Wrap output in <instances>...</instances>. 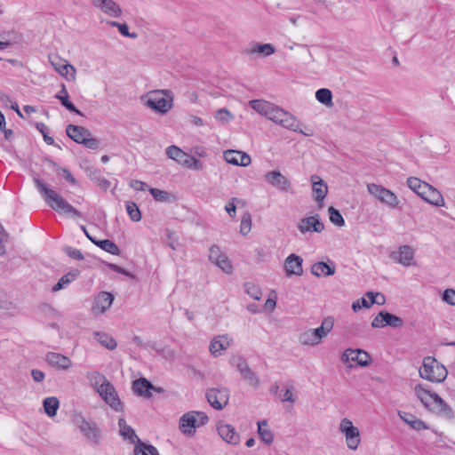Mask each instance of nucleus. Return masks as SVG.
Returning a JSON list of instances; mask_svg holds the SVG:
<instances>
[{
    "label": "nucleus",
    "instance_id": "1",
    "mask_svg": "<svg viewBox=\"0 0 455 455\" xmlns=\"http://www.w3.org/2000/svg\"><path fill=\"white\" fill-rule=\"evenodd\" d=\"M34 183L45 203L54 211L74 217L81 218V212L68 203L59 193L48 188L47 184L39 178H34Z\"/></svg>",
    "mask_w": 455,
    "mask_h": 455
},
{
    "label": "nucleus",
    "instance_id": "2",
    "mask_svg": "<svg viewBox=\"0 0 455 455\" xmlns=\"http://www.w3.org/2000/svg\"><path fill=\"white\" fill-rule=\"evenodd\" d=\"M417 397L423 405L429 411L446 418L452 419L454 417L453 411L436 393L432 392L424 387L423 385L418 384L415 387Z\"/></svg>",
    "mask_w": 455,
    "mask_h": 455
},
{
    "label": "nucleus",
    "instance_id": "3",
    "mask_svg": "<svg viewBox=\"0 0 455 455\" xmlns=\"http://www.w3.org/2000/svg\"><path fill=\"white\" fill-rule=\"evenodd\" d=\"M173 93L170 90H156L148 93L144 104L156 113L166 114L173 106Z\"/></svg>",
    "mask_w": 455,
    "mask_h": 455
},
{
    "label": "nucleus",
    "instance_id": "4",
    "mask_svg": "<svg viewBox=\"0 0 455 455\" xmlns=\"http://www.w3.org/2000/svg\"><path fill=\"white\" fill-rule=\"evenodd\" d=\"M447 369L433 356H426L423 359L422 367L419 369V376L430 382L441 383L445 380Z\"/></svg>",
    "mask_w": 455,
    "mask_h": 455
},
{
    "label": "nucleus",
    "instance_id": "5",
    "mask_svg": "<svg viewBox=\"0 0 455 455\" xmlns=\"http://www.w3.org/2000/svg\"><path fill=\"white\" fill-rule=\"evenodd\" d=\"M118 426L120 428V435L131 443H137L133 453L134 455H159L157 449L151 445L142 443L137 435L135 434L132 427L126 424L124 419H119Z\"/></svg>",
    "mask_w": 455,
    "mask_h": 455
},
{
    "label": "nucleus",
    "instance_id": "6",
    "mask_svg": "<svg viewBox=\"0 0 455 455\" xmlns=\"http://www.w3.org/2000/svg\"><path fill=\"white\" fill-rule=\"evenodd\" d=\"M334 326V319L331 316L325 317L321 323V326L315 329H309L299 335V342L306 346H316Z\"/></svg>",
    "mask_w": 455,
    "mask_h": 455
},
{
    "label": "nucleus",
    "instance_id": "7",
    "mask_svg": "<svg viewBox=\"0 0 455 455\" xmlns=\"http://www.w3.org/2000/svg\"><path fill=\"white\" fill-rule=\"evenodd\" d=\"M67 135L75 142L82 144L87 148L97 149L100 142L92 137V132L84 126L68 124L66 127Z\"/></svg>",
    "mask_w": 455,
    "mask_h": 455
},
{
    "label": "nucleus",
    "instance_id": "8",
    "mask_svg": "<svg viewBox=\"0 0 455 455\" xmlns=\"http://www.w3.org/2000/svg\"><path fill=\"white\" fill-rule=\"evenodd\" d=\"M101 381V385L98 387V392L102 399L116 411H123V403L114 386L102 374H97Z\"/></svg>",
    "mask_w": 455,
    "mask_h": 455
},
{
    "label": "nucleus",
    "instance_id": "9",
    "mask_svg": "<svg viewBox=\"0 0 455 455\" xmlns=\"http://www.w3.org/2000/svg\"><path fill=\"white\" fill-rule=\"evenodd\" d=\"M368 192L375 196L381 204L391 209L400 208V200L397 196L391 190L381 185L370 183L367 185Z\"/></svg>",
    "mask_w": 455,
    "mask_h": 455
},
{
    "label": "nucleus",
    "instance_id": "10",
    "mask_svg": "<svg viewBox=\"0 0 455 455\" xmlns=\"http://www.w3.org/2000/svg\"><path fill=\"white\" fill-rule=\"evenodd\" d=\"M76 423L89 443L94 445L100 443L101 440V432L94 421H89L84 417H80L76 419Z\"/></svg>",
    "mask_w": 455,
    "mask_h": 455
},
{
    "label": "nucleus",
    "instance_id": "11",
    "mask_svg": "<svg viewBox=\"0 0 455 455\" xmlns=\"http://www.w3.org/2000/svg\"><path fill=\"white\" fill-rule=\"evenodd\" d=\"M339 431L345 435L347 448L356 450L361 441L358 427H355L350 419L345 418L340 421Z\"/></svg>",
    "mask_w": 455,
    "mask_h": 455
},
{
    "label": "nucleus",
    "instance_id": "12",
    "mask_svg": "<svg viewBox=\"0 0 455 455\" xmlns=\"http://www.w3.org/2000/svg\"><path fill=\"white\" fill-rule=\"evenodd\" d=\"M206 398L209 404L215 410H222L229 401V390L226 387H212L207 390Z\"/></svg>",
    "mask_w": 455,
    "mask_h": 455
},
{
    "label": "nucleus",
    "instance_id": "13",
    "mask_svg": "<svg viewBox=\"0 0 455 455\" xmlns=\"http://www.w3.org/2000/svg\"><path fill=\"white\" fill-rule=\"evenodd\" d=\"M270 121L291 131L299 130L297 117L291 114L290 112L279 108L278 106H276L275 108H274V112L270 117Z\"/></svg>",
    "mask_w": 455,
    "mask_h": 455
},
{
    "label": "nucleus",
    "instance_id": "14",
    "mask_svg": "<svg viewBox=\"0 0 455 455\" xmlns=\"http://www.w3.org/2000/svg\"><path fill=\"white\" fill-rule=\"evenodd\" d=\"M231 364L236 368L243 380L252 387L259 385V379L256 373L250 368L246 360L242 356H234L231 359Z\"/></svg>",
    "mask_w": 455,
    "mask_h": 455
},
{
    "label": "nucleus",
    "instance_id": "15",
    "mask_svg": "<svg viewBox=\"0 0 455 455\" xmlns=\"http://www.w3.org/2000/svg\"><path fill=\"white\" fill-rule=\"evenodd\" d=\"M50 62L53 68L63 77L68 80L76 79V68L66 60L59 56H49Z\"/></svg>",
    "mask_w": 455,
    "mask_h": 455
},
{
    "label": "nucleus",
    "instance_id": "16",
    "mask_svg": "<svg viewBox=\"0 0 455 455\" xmlns=\"http://www.w3.org/2000/svg\"><path fill=\"white\" fill-rule=\"evenodd\" d=\"M265 179L267 183L282 192L291 191V181L279 171H271L267 172Z\"/></svg>",
    "mask_w": 455,
    "mask_h": 455
},
{
    "label": "nucleus",
    "instance_id": "17",
    "mask_svg": "<svg viewBox=\"0 0 455 455\" xmlns=\"http://www.w3.org/2000/svg\"><path fill=\"white\" fill-rule=\"evenodd\" d=\"M209 260L221 268L225 273H231L232 265L228 257L223 254L217 245H212L209 250Z\"/></svg>",
    "mask_w": 455,
    "mask_h": 455
},
{
    "label": "nucleus",
    "instance_id": "18",
    "mask_svg": "<svg viewBox=\"0 0 455 455\" xmlns=\"http://www.w3.org/2000/svg\"><path fill=\"white\" fill-rule=\"evenodd\" d=\"M297 228L303 234L307 232L321 233L324 229V225L321 221L319 215L315 214L314 216L301 219L298 223Z\"/></svg>",
    "mask_w": 455,
    "mask_h": 455
},
{
    "label": "nucleus",
    "instance_id": "19",
    "mask_svg": "<svg viewBox=\"0 0 455 455\" xmlns=\"http://www.w3.org/2000/svg\"><path fill=\"white\" fill-rule=\"evenodd\" d=\"M342 361L355 362L360 366H368L371 363V356L369 354L362 349H351L347 348L342 355Z\"/></svg>",
    "mask_w": 455,
    "mask_h": 455
},
{
    "label": "nucleus",
    "instance_id": "20",
    "mask_svg": "<svg viewBox=\"0 0 455 455\" xmlns=\"http://www.w3.org/2000/svg\"><path fill=\"white\" fill-rule=\"evenodd\" d=\"M391 258L404 267L414 265V251L409 245L400 246L397 251L391 254Z\"/></svg>",
    "mask_w": 455,
    "mask_h": 455
},
{
    "label": "nucleus",
    "instance_id": "21",
    "mask_svg": "<svg viewBox=\"0 0 455 455\" xmlns=\"http://www.w3.org/2000/svg\"><path fill=\"white\" fill-rule=\"evenodd\" d=\"M303 259L295 254H290L284 260V270L287 276L298 275L300 276L303 274Z\"/></svg>",
    "mask_w": 455,
    "mask_h": 455
},
{
    "label": "nucleus",
    "instance_id": "22",
    "mask_svg": "<svg viewBox=\"0 0 455 455\" xmlns=\"http://www.w3.org/2000/svg\"><path fill=\"white\" fill-rule=\"evenodd\" d=\"M224 158L227 163L237 165V166H248L251 164V157L248 154L236 151V150H227L224 152Z\"/></svg>",
    "mask_w": 455,
    "mask_h": 455
},
{
    "label": "nucleus",
    "instance_id": "23",
    "mask_svg": "<svg viewBox=\"0 0 455 455\" xmlns=\"http://www.w3.org/2000/svg\"><path fill=\"white\" fill-rule=\"evenodd\" d=\"M218 434L228 443L237 445L240 442V436L235 427L230 424L220 423L217 427Z\"/></svg>",
    "mask_w": 455,
    "mask_h": 455
},
{
    "label": "nucleus",
    "instance_id": "24",
    "mask_svg": "<svg viewBox=\"0 0 455 455\" xmlns=\"http://www.w3.org/2000/svg\"><path fill=\"white\" fill-rule=\"evenodd\" d=\"M45 361L51 366L60 370H68L72 365V361L68 356L55 352H48L45 355Z\"/></svg>",
    "mask_w": 455,
    "mask_h": 455
},
{
    "label": "nucleus",
    "instance_id": "25",
    "mask_svg": "<svg viewBox=\"0 0 455 455\" xmlns=\"http://www.w3.org/2000/svg\"><path fill=\"white\" fill-rule=\"evenodd\" d=\"M196 422L197 419L193 411L185 413L180 419V428L184 435L193 436L196 434V428L199 427Z\"/></svg>",
    "mask_w": 455,
    "mask_h": 455
},
{
    "label": "nucleus",
    "instance_id": "26",
    "mask_svg": "<svg viewBox=\"0 0 455 455\" xmlns=\"http://www.w3.org/2000/svg\"><path fill=\"white\" fill-rule=\"evenodd\" d=\"M312 191L315 200L319 204V207L323 206V202L327 196L328 187L325 181L318 176H312Z\"/></svg>",
    "mask_w": 455,
    "mask_h": 455
},
{
    "label": "nucleus",
    "instance_id": "27",
    "mask_svg": "<svg viewBox=\"0 0 455 455\" xmlns=\"http://www.w3.org/2000/svg\"><path fill=\"white\" fill-rule=\"evenodd\" d=\"M92 4L108 16L118 18L122 14L120 6L113 0H94Z\"/></svg>",
    "mask_w": 455,
    "mask_h": 455
},
{
    "label": "nucleus",
    "instance_id": "28",
    "mask_svg": "<svg viewBox=\"0 0 455 455\" xmlns=\"http://www.w3.org/2000/svg\"><path fill=\"white\" fill-rule=\"evenodd\" d=\"M250 107L259 115L270 120V117L275 108L276 105L264 100H252L249 101Z\"/></svg>",
    "mask_w": 455,
    "mask_h": 455
},
{
    "label": "nucleus",
    "instance_id": "29",
    "mask_svg": "<svg viewBox=\"0 0 455 455\" xmlns=\"http://www.w3.org/2000/svg\"><path fill=\"white\" fill-rule=\"evenodd\" d=\"M114 301V295L108 291H101L95 299L92 309L97 312L103 314L112 305Z\"/></svg>",
    "mask_w": 455,
    "mask_h": 455
},
{
    "label": "nucleus",
    "instance_id": "30",
    "mask_svg": "<svg viewBox=\"0 0 455 455\" xmlns=\"http://www.w3.org/2000/svg\"><path fill=\"white\" fill-rule=\"evenodd\" d=\"M153 388H155V386L145 378H140L132 383V389L134 393L146 398L152 397L151 389Z\"/></svg>",
    "mask_w": 455,
    "mask_h": 455
},
{
    "label": "nucleus",
    "instance_id": "31",
    "mask_svg": "<svg viewBox=\"0 0 455 455\" xmlns=\"http://www.w3.org/2000/svg\"><path fill=\"white\" fill-rule=\"evenodd\" d=\"M425 193L419 196L422 199L435 206H443L444 200L441 193L429 185V189H425Z\"/></svg>",
    "mask_w": 455,
    "mask_h": 455
},
{
    "label": "nucleus",
    "instance_id": "32",
    "mask_svg": "<svg viewBox=\"0 0 455 455\" xmlns=\"http://www.w3.org/2000/svg\"><path fill=\"white\" fill-rule=\"evenodd\" d=\"M55 98L58 99L60 101L61 105L70 112H73L78 116H83V113L79 109H77L76 107L69 100L68 93L65 84H61V89L55 95Z\"/></svg>",
    "mask_w": 455,
    "mask_h": 455
},
{
    "label": "nucleus",
    "instance_id": "33",
    "mask_svg": "<svg viewBox=\"0 0 455 455\" xmlns=\"http://www.w3.org/2000/svg\"><path fill=\"white\" fill-rule=\"evenodd\" d=\"M400 418L408 424L411 428L415 430H421V429H427L428 427L427 424L422 421L421 419H418L416 416H414L411 413L407 412H398Z\"/></svg>",
    "mask_w": 455,
    "mask_h": 455
},
{
    "label": "nucleus",
    "instance_id": "34",
    "mask_svg": "<svg viewBox=\"0 0 455 455\" xmlns=\"http://www.w3.org/2000/svg\"><path fill=\"white\" fill-rule=\"evenodd\" d=\"M311 273L315 276H329L334 275L335 267L324 262H316L312 265Z\"/></svg>",
    "mask_w": 455,
    "mask_h": 455
},
{
    "label": "nucleus",
    "instance_id": "35",
    "mask_svg": "<svg viewBox=\"0 0 455 455\" xmlns=\"http://www.w3.org/2000/svg\"><path fill=\"white\" fill-rule=\"evenodd\" d=\"M166 155L183 165L188 164V156L177 146H170L166 148Z\"/></svg>",
    "mask_w": 455,
    "mask_h": 455
},
{
    "label": "nucleus",
    "instance_id": "36",
    "mask_svg": "<svg viewBox=\"0 0 455 455\" xmlns=\"http://www.w3.org/2000/svg\"><path fill=\"white\" fill-rule=\"evenodd\" d=\"M92 243H93L95 245L100 247L101 250H103L108 253H111L113 255L120 254L119 247L109 239H104V240L92 239Z\"/></svg>",
    "mask_w": 455,
    "mask_h": 455
},
{
    "label": "nucleus",
    "instance_id": "37",
    "mask_svg": "<svg viewBox=\"0 0 455 455\" xmlns=\"http://www.w3.org/2000/svg\"><path fill=\"white\" fill-rule=\"evenodd\" d=\"M43 406H44V412L49 417H53L57 414V411L60 406V402H59L58 398L55 396L46 397L43 401Z\"/></svg>",
    "mask_w": 455,
    "mask_h": 455
},
{
    "label": "nucleus",
    "instance_id": "38",
    "mask_svg": "<svg viewBox=\"0 0 455 455\" xmlns=\"http://www.w3.org/2000/svg\"><path fill=\"white\" fill-rule=\"evenodd\" d=\"M249 53H259L261 56L267 57L275 52V47L271 44H256L247 50Z\"/></svg>",
    "mask_w": 455,
    "mask_h": 455
},
{
    "label": "nucleus",
    "instance_id": "39",
    "mask_svg": "<svg viewBox=\"0 0 455 455\" xmlns=\"http://www.w3.org/2000/svg\"><path fill=\"white\" fill-rule=\"evenodd\" d=\"M408 187L414 191L418 196L424 194L425 189H429V184L421 181L418 178L410 177L407 179Z\"/></svg>",
    "mask_w": 455,
    "mask_h": 455
},
{
    "label": "nucleus",
    "instance_id": "40",
    "mask_svg": "<svg viewBox=\"0 0 455 455\" xmlns=\"http://www.w3.org/2000/svg\"><path fill=\"white\" fill-rule=\"evenodd\" d=\"M366 296L369 298V300L365 299L364 298L361 299L363 306L366 308L371 307V306H372L374 303L378 305H382L385 303V297L380 292L374 293L372 291H368Z\"/></svg>",
    "mask_w": 455,
    "mask_h": 455
},
{
    "label": "nucleus",
    "instance_id": "41",
    "mask_svg": "<svg viewBox=\"0 0 455 455\" xmlns=\"http://www.w3.org/2000/svg\"><path fill=\"white\" fill-rule=\"evenodd\" d=\"M94 336L98 342L109 350H114L117 346L114 338L105 332L97 331L94 333Z\"/></svg>",
    "mask_w": 455,
    "mask_h": 455
},
{
    "label": "nucleus",
    "instance_id": "42",
    "mask_svg": "<svg viewBox=\"0 0 455 455\" xmlns=\"http://www.w3.org/2000/svg\"><path fill=\"white\" fill-rule=\"evenodd\" d=\"M267 426V420H261L258 422V433L260 436V439L262 442H264L266 444H271L274 441V435L273 433L267 429L264 428V427Z\"/></svg>",
    "mask_w": 455,
    "mask_h": 455
},
{
    "label": "nucleus",
    "instance_id": "43",
    "mask_svg": "<svg viewBox=\"0 0 455 455\" xmlns=\"http://www.w3.org/2000/svg\"><path fill=\"white\" fill-rule=\"evenodd\" d=\"M78 275V272H68L60 277L58 283L52 287V291H58L66 288L70 283L75 281Z\"/></svg>",
    "mask_w": 455,
    "mask_h": 455
},
{
    "label": "nucleus",
    "instance_id": "44",
    "mask_svg": "<svg viewBox=\"0 0 455 455\" xmlns=\"http://www.w3.org/2000/svg\"><path fill=\"white\" fill-rule=\"evenodd\" d=\"M315 98L320 103L325 106L330 107L332 105V93L331 91L327 88H321L317 90L315 92Z\"/></svg>",
    "mask_w": 455,
    "mask_h": 455
},
{
    "label": "nucleus",
    "instance_id": "45",
    "mask_svg": "<svg viewBox=\"0 0 455 455\" xmlns=\"http://www.w3.org/2000/svg\"><path fill=\"white\" fill-rule=\"evenodd\" d=\"M384 315H385V318H383V320L385 322L384 324L386 326H390L393 328H399L403 325V320L401 317H399L395 315H393L387 311H384Z\"/></svg>",
    "mask_w": 455,
    "mask_h": 455
},
{
    "label": "nucleus",
    "instance_id": "46",
    "mask_svg": "<svg viewBox=\"0 0 455 455\" xmlns=\"http://www.w3.org/2000/svg\"><path fill=\"white\" fill-rule=\"evenodd\" d=\"M228 345V343L224 344L220 338H215L211 341L209 349L214 356H218L220 355L222 350L227 348Z\"/></svg>",
    "mask_w": 455,
    "mask_h": 455
},
{
    "label": "nucleus",
    "instance_id": "47",
    "mask_svg": "<svg viewBox=\"0 0 455 455\" xmlns=\"http://www.w3.org/2000/svg\"><path fill=\"white\" fill-rule=\"evenodd\" d=\"M126 211L132 221L138 222L141 220V212L134 202L126 203Z\"/></svg>",
    "mask_w": 455,
    "mask_h": 455
},
{
    "label": "nucleus",
    "instance_id": "48",
    "mask_svg": "<svg viewBox=\"0 0 455 455\" xmlns=\"http://www.w3.org/2000/svg\"><path fill=\"white\" fill-rule=\"evenodd\" d=\"M330 214V220L338 227H343L345 225L344 218L339 210L333 206H330L328 209Z\"/></svg>",
    "mask_w": 455,
    "mask_h": 455
},
{
    "label": "nucleus",
    "instance_id": "49",
    "mask_svg": "<svg viewBox=\"0 0 455 455\" xmlns=\"http://www.w3.org/2000/svg\"><path fill=\"white\" fill-rule=\"evenodd\" d=\"M149 193L154 197V199L157 202H169L172 196L164 190H161L158 188H148Z\"/></svg>",
    "mask_w": 455,
    "mask_h": 455
},
{
    "label": "nucleus",
    "instance_id": "50",
    "mask_svg": "<svg viewBox=\"0 0 455 455\" xmlns=\"http://www.w3.org/2000/svg\"><path fill=\"white\" fill-rule=\"evenodd\" d=\"M246 293L255 300H259L261 298L262 292L259 286L251 283H246L244 284Z\"/></svg>",
    "mask_w": 455,
    "mask_h": 455
},
{
    "label": "nucleus",
    "instance_id": "51",
    "mask_svg": "<svg viewBox=\"0 0 455 455\" xmlns=\"http://www.w3.org/2000/svg\"><path fill=\"white\" fill-rule=\"evenodd\" d=\"M251 229V216L246 212L243 215L240 224V233L246 235Z\"/></svg>",
    "mask_w": 455,
    "mask_h": 455
},
{
    "label": "nucleus",
    "instance_id": "52",
    "mask_svg": "<svg viewBox=\"0 0 455 455\" xmlns=\"http://www.w3.org/2000/svg\"><path fill=\"white\" fill-rule=\"evenodd\" d=\"M36 127L44 136V140L46 142V144H48V145L54 144V140L52 137H50L48 135L49 129L44 123H36Z\"/></svg>",
    "mask_w": 455,
    "mask_h": 455
},
{
    "label": "nucleus",
    "instance_id": "53",
    "mask_svg": "<svg viewBox=\"0 0 455 455\" xmlns=\"http://www.w3.org/2000/svg\"><path fill=\"white\" fill-rule=\"evenodd\" d=\"M64 251L66 252L67 255L75 259L82 260L84 259L82 251L78 249L68 246L64 249Z\"/></svg>",
    "mask_w": 455,
    "mask_h": 455
},
{
    "label": "nucleus",
    "instance_id": "54",
    "mask_svg": "<svg viewBox=\"0 0 455 455\" xmlns=\"http://www.w3.org/2000/svg\"><path fill=\"white\" fill-rule=\"evenodd\" d=\"M443 299L446 303L455 306V291L452 289H446L443 293Z\"/></svg>",
    "mask_w": 455,
    "mask_h": 455
},
{
    "label": "nucleus",
    "instance_id": "55",
    "mask_svg": "<svg viewBox=\"0 0 455 455\" xmlns=\"http://www.w3.org/2000/svg\"><path fill=\"white\" fill-rule=\"evenodd\" d=\"M59 173L70 184L76 185V180L72 176L70 172L66 168L58 167Z\"/></svg>",
    "mask_w": 455,
    "mask_h": 455
},
{
    "label": "nucleus",
    "instance_id": "56",
    "mask_svg": "<svg viewBox=\"0 0 455 455\" xmlns=\"http://www.w3.org/2000/svg\"><path fill=\"white\" fill-rule=\"evenodd\" d=\"M215 118L221 122H228L231 119V115L226 108H220L216 112Z\"/></svg>",
    "mask_w": 455,
    "mask_h": 455
},
{
    "label": "nucleus",
    "instance_id": "57",
    "mask_svg": "<svg viewBox=\"0 0 455 455\" xmlns=\"http://www.w3.org/2000/svg\"><path fill=\"white\" fill-rule=\"evenodd\" d=\"M383 318H385V315H384V311H380L375 317L374 319L372 320L371 322V326L373 328H383L385 327L386 325L384 324L385 322L383 320Z\"/></svg>",
    "mask_w": 455,
    "mask_h": 455
},
{
    "label": "nucleus",
    "instance_id": "58",
    "mask_svg": "<svg viewBox=\"0 0 455 455\" xmlns=\"http://www.w3.org/2000/svg\"><path fill=\"white\" fill-rule=\"evenodd\" d=\"M298 126H299V130L298 131H294L295 132H299L307 137H311L314 135V131L307 127V125H305L304 124H302L300 121L298 120Z\"/></svg>",
    "mask_w": 455,
    "mask_h": 455
},
{
    "label": "nucleus",
    "instance_id": "59",
    "mask_svg": "<svg viewBox=\"0 0 455 455\" xmlns=\"http://www.w3.org/2000/svg\"><path fill=\"white\" fill-rule=\"evenodd\" d=\"M118 30H119L120 34L124 36L130 37V38L137 37L136 33L129 32V27L126 23H121L120 26H118Z\"/></svg>",
    "mask_w": 455,
    "mask_h": 455
},
{
    "label": "nucleus",
    "instance_id": "60",
    "mask_svg": "<svg viewBox=\"0 0 455 455\" xmlns=\"http://www.w3.org/2000/svg\"><path fill=\"white\" fill-rule=\"evenodd\" d=\"M194 415L197 419L196 425L204 426L208 423L209 417L204 411H193Z\"/></svg>",
    "mask_w": 455,
    "mask_h": 455
},
{
    "label": "nucleus",
    "instance_id": "61",
    "mask_svg": "<svg viewBox=\"0 0 455 455\" xmlns=\"http://www.w3.org/2000/svg\"><path fill=\"white\" fill-rule=\"evenodd\" d=\"M131 187L132 188H134L135 190H139V191H146V190H148V188H150L147 183L138 180H132Z\"/></svg>",
    "mask_w": 455,
    "mask_h": 455
},
{
    "label": "nucleus",
    "instance_id": "62",
    "mask_svg": "<svg viewBox=\"0 0 455 455\" xmlns=\"http://www.w3.org/2000/svg\"><path fill=\"white\" fill-rule=\"evenodd\" d=\"M31 375L34 381L36 382H42L45 378V374L41 370L38 369L32 370Z\"/></svg>",
    "mask_w": 455,
    "mask_h": 455
},
{
    "label": "nucleus",
    "instance_id": "63",
    "mask_svg": "<svg viewBox=\"0 0 455 455\" xmlns=\"http://www.w3.org/2000/svg\"><path fill=\"white\" fill-rule=\"evenodd\" d=\"M282 402L294 403L293 395L291 388H286L283 395H280Z\"/></svg>",
    "mask_w": 455,
    "mask_h": 455
},
{
    "label": "nucleus",
    "instance_id": "64",
    "mask_svg": "<svg viewBox=\"0 0 455 455\" xmlns=\"http://www.w3.org/2000/svg\"><path fill=\"white\" fill-rule=\"evenodd\" d=\"M232 200H233L232 202H229L228 204H226L225 210L227 211V212L229 214V216L231 218H234L235 215V210H236L235 204L234 203L235 198H233Z\"/></svg>",
    "mask_w": 455,
    "mask_h": 455
}]
</instances>
